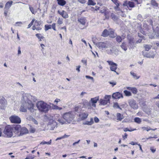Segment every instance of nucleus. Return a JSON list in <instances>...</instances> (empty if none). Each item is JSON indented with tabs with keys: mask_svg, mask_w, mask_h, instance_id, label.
Listing matches in <instances>:
<instances>
[{
	"mask_svg": "<svg viewBox=\"0 0 159 159\" xmlns=\"http://www.w3.org/2000/svg\"><path fill=\"white\" fill-rule=\"evenodd\" d=\"M32 96L30 94H25L23 96V100L25 102L27 105V108L31 112H33L34 104L32 103Z\"/></svg>",
	"mask_w": 159,
	"mask_h": 159,
	"instance_id": "1",
	"label": "nucleus"
},
{
	"mask_svg": "<svg viewBox=\"0 0 159 159\" xmlns=\"http://www.w3.org/2000/svg\"><path fill=\"white\" fill-rule=\"evenodd\" d=\"M36 106L39 110L42 112L46 113L49 110V105L43 101L38 102Z\"/></svg>",
	"mask_w": 159,
	"mask_h": 159,
	"instance_id": "2",
	"label": "nucleus"
},
{
	"mask_svg": "<svg viewBox=\"0 0 159 159\" xmlns=\"http://www.w3.org/2000/svg\"><path fill=\"white\" fill-rule=\"evenodd\" d=\"M53 116L48 114L44 116V120L48 122V125L51 127V129H53L57 125V123L53 120Z\"/></svg>",
	"mask_w": 159,
	"mask_h": 159,
	"instance_id": "3",
	"label": "nucleus"
},
{
	"mask_svg": "<svg viewBox=\"0 0 159 159\" xmlns=\"http://www.w3.org/2000/svg\"><path fill=\"white\" fill-rule=\"evenodd\" d=\"M98 100V97L91 98L89 102L86 101L84 102V105L86 106L87 107H88V109L91 108L92 107H95L96 103Z\"/></svg>",
	"mask_w": 159,
	"mask_h": 159,
	"instance_id": "4",
	"label": "nucleus"
},
{
	"mask_svg": "<svg viewBox=\"0 0 159 159\" xmlns=\"http://www.w3.org/2000/svg\"><path fill=\"white\" fill-rule=\"evenodd\" d=\"M93 39L94 38H93V42L100 49L103 50V48H110L111 46V43L108 41L100 42L95 43L93 41Z\"/></svg>",
	"mask_w": 159,
	"mask_h": 159,
	"instance_id": "5",
	"label": "nucleus"
},
{
	"mask_svg": "<svg viewBox=\"0 0 159 159\" xmlns=\"http://www.w3.org/2000/svg\"><path fill=\"white\" fill-rule=\"evenodd\" d=\"M13 135V133L11 126L10 125L6 126L5 127L3 132V136L7 137H11Z\"/></svg>",
	"mask_w": 159,
	"mask_h": 159,
	"instance_id": "6",
	"label": "nucleus"
},
{
	"mask_svg": "<svg viewBox=\"0 0 159 159\" xmlns=\"http://www.w3.org/2000/svg\"><path fill=\"white\" fill-rule=\"evenodd\" d=\"M63 118L67 123H70L73 120L74 115L71 112H69L64 113L63 116Z\"/></svg>",
	"mask_w": 159,
	"mask_h": 159,
	"instance_id": "7",
	"label": "nucleus"
},
{
	"mask_svg": "<svg viewBox=\"0 0 159 159\" xmlns=\"http://www.w3.org/2000/svg\"><path fill=\"white\" fill-rule=\"evenodd\" d=\"M9 120L13 123L19 124L21 121L20 118L18 116L15 115L10 116L9 117Z\"/></svg>",
	"mask_w": 159,
	"mask_h": 159,
	"instance_id": "8",
	"label": "nucleus"
},
{
	"mask_svg": "<svg viewBox=\"0 0 159 159\" xmlns=\"http://www.w3.org/2000/svg\"><path fill=\"white\" fill-rule=\"evenodd\" d=\"M12 130L13 133L19 136L20 134L21 126L19 125H13L11 126Z\"/></svg>",
	"mask_w": 159,
	"mask_h": 159,
	"instance_id": "9",
	"label": "nucleus"
},
{
	"mask_svg": "<svg viewBox=\"0 0 159 159\" xmlns=\"http://www.w3.org/2000/svg\"><path fill=\"white\" fill-rule=\"evenodd\" d=\"M106 52L108 54L113 55L117 56L118 54V50L114 47L110 48L109 50H107Z\"/></svg>",
	"mask_w": 159,
	"mask_h": 159,
	"instance_id": "10",
	"label": "nucleus"
},
{
	"mask_svg": "<svg viewBox=\"0 0 159 159\" xmlns=\"http://www.w3.org/2000/svg\"><path fill=\"white\" fill-rule=\"evenodd\" d=\"M129 48V49L134 48L135 47V43L134 41V38L129 35L127 36Z\"/></svg>",
	"mask_w": 159,
	"mask_h": 159,
	"instance_id": "11",
	"label": "nucleus"
},
{
	"mask_svg": "<svg viewBox=\"0 0 159 159\" xmlns=\"http://www.w3.org/2000/svg\"><path fill=\"white\" fill-rule=\"evenodd\" d=\"M128 103L131 107L133 109H136L138 108V106L136 102L133 99H131L128 100Z\"/></svg>",
	"mask_w": 159,
	"mask_h": 159,
	"instance_id": "12",
	"label": "nucleus"
},
{
	"mask_svg": "<svg viewBox=\"0 0 159 159\" xmlns=\"http://www.w3.org/2000/svg\"><path fill=\"white\" fill-rule=\"evenodd\" d=\"M112 98L115 99H119L120 98H122L123 96L122 94L119 92H116L113 93Z\"/></svg>",
	"mask_w": 159,
	"mask_h": 159,
	"instance_id": "13",
	"label": "nucleus"
},
{
	"mask_svg": "<svg viewBox=\"0 0 159 159\" xmlns=\"http://www.w3.org/2000/svg\"><path fill=\"white\" fill-rule=\"evenodd\" d=\"M28 133L27 129L25 127H20V132L19 134V136H22L24 134H26Z\"/></svg>",
	"mask_w": 159,
	"mask_h": 159,
	"instance_id": "14",
	"label": "nucleus"
},
{
	"mask_svg": "<svg viewBox=\"0 0 159 159\" xmlns=\"http://www.w3.org/2000/svg\"><path fill=\"white\" fill-rule=\"evenodd\" d=\"M7 105L6 100L3 97L0 98V109H3Z\"/></svg>",
	"mask_w": 159,
	"mask_h": 159,
	"instance_id": "15",
	"label": "nucleus"
},
{
	"mask_svg": "<svg viewBox=\"0 0 159 159\" xmlns=\"http://www.w3.org/2000/svg\"><path fill=\"white\" fill-rule=\"evenodd\" d=\"M123 6H126L128 7H129L133 8L134 7V3L133 2L125 1L123 3Z\"/></svg>",
	"mask_w": 159,
	"mask_h": 159,
	"instance_id": "16",
	"label": "nucleus"
},
{
	"mask_svg": "<svg viewBox=\"0 0 159 159\" xmlns=\"http://www.w3.org/2000/svg\"><path fill=\"white\" fill-rule=\"evenodd\" d=\"M27 105L25 103V102L24 103H23L22 105H21L20 108V111L23 112H26L27 111L26 108H27Z\"/></svg>",
	"mask_w": 159,
	"mask_h": 159,
	"instance_id": "17",
	"label": "nucleus"
},
{
	"mask_svg": "<svg viewBox=\"0 0 159 159\" xmlns=\"http://www.w3.org/2000/svg\"><path fill=\"white\" fill-rule=\"evenodd\" d=\"M109 35L111 38H114L117 36L116 34L114 33V31L111 29H109Z\"/></svg>",
	"mask_w": 159,
	"mask_h": 159,
	"instance_id": "18",
	"label": "nucleus"
},
{
	"mask_svg": "<svg viewBox=\"0 0 159 159\" xmlns=\"http://www.w3.org/2000/svg\"><path fill=\"white\" fill-rule=\"evenodd\" d=\"M117 68V65L116 63L115 65H113L111 66H110V69L111 71H114L116 72V74H118V73L116 72V70Z\"/></svg>",
	"mask_w": 159,
	"mask_h": 159,
	"instance_id": "19",
	"label": "nucleus"
},
{
	"mask_svg": "<svg viewBox=\"0 0 159 159\" xmlns=\"http://www.w3.org/2000/svg\"><path fill=\"white\" fill-rule=\"evenodd\" d=\"M142 54H143V56L144 57H147V58H153L155 57V55L153 54H152V55H150V54H149L148 53H145V52H143V51L142 52Z\"/></svg>",
	"mask_w": 159,
	"mask_h": 159,
	"instance_id": "20",
	"label": "nucleus"
},
{
	"mask_svg": "<svg viewBox=\"0 0 159 159\" xmlns=\"http://www.w3.org/2000/svg\"><path fill=\"white\" fill-rule=\"evenodd\" d=\"M109 29L108 30L107 29H105L102 32V36L104 37H107L109 35Z\"/></svg>",
	"mask_w": 159,
	"mask_h": 159,
	"instance_id": "21",
	"label": "nucleus"
},
{
	"mask_svg": "<svg viewBox=\"0 0 159 159\" xmlns=\"http://www.w3.org/2000/svg\"><path fill=\"white\" fill-rule=\"evenodd\" d=\"M78 21L79 22H80L81 24L84 25L86 22V19L84 17H81L79 19Z\"/></svg>",
	"mask_w": 159,
	"mask_h": 159,
	"instance_id": "22",
	"label": "nucleus"
},
{
	"mask_svg": "<svg viewBox=\"0 0 159 159\" xmlns=\"http://www.w3.org/2000/svg\"><path fill=\"white\" fill-rule=\"evenodd\" d=\"M56 120L59 122L60 123H61V125L64 124L66 123V122L64 119L63 118V117L61 118L59 117L58 118H56Z\"/></svg>",
	"mask_w": 159,
	"mask_h": 159,
	"instance_id": "23",
	"label": "nucleus"
},
{
	"mask_svg": "<svg viewBox=\"0 0 159 159\" xmlns=\"http://www.w3.org/2000/svg\"><path fill=\"white\" fill-rule=\"evenodd\" d=\"M117 120L119 121H121L124 118L123 115L120 113H117L116 114Z\"/></svg>",
	"mask_w": 159,
	"mask_h": 159,
	"instance_id": "24",
	"label": "nucleus"
},
{
	"mask_svg": "<svg viewBox=\"0 0 159 159\" xmlns=\"http://www.w3.org/2000/svg\"><path fill=\"white\" fill-rule=\"evenodd\" d=\"M13 2V1H11L7 2L6 3L5 5V9L6 8L8 9H9V8L11 7Z\"/></svg>",
	"mask_w": 159,
	"mask_h": 159,
	"instance_id": "25",
	"label": "nucleus"
},
{
	"mask_svg": "<svg viewBox=\"0 0 159 159\" xmlns=\"http://www.w3.org/2000/svg\"><path fill=\"white\" fill-rule=\"evenodd\" d=\"M58 4L60 6H64L66 3L65 0H57Z\"/></svg>",
	"mask_w": 159,
	"mask_h": 159,
	"instance_id": "26",
	"label": "nucleus"
},
{
	"mask_svg": "<svg viewBox=\"0 0 159 159\" xmlns=\"http://www.w3.org/2000/svg\"><path fill=\"white\" fill-rule=\"evenodd\" d=\"M143 47L144 48L146 51H148L151 49L152 46L151 45L144 44Z\"/></svg>",
	"mask_w": 159,
	"mask_h": 159,
	"instance_id": "27",
	"label": "nucleus"
},
{
	"mask_svg": "<svg viewBox=\"0 0 159 159\" xmlns=\"http://www.w3.org/2000/svg\"><path fill=\"white\" fill-rule=\"evenodd\" d=\"M125 38V36H123V35L122 36V37H121L120 36H117L116 38V40L117 42L119 43L121 42L122 40V39H124Z\"/></svg>",
	"mask_w": 159,
	"mask_h": 159,
	"instance_id": "28",
	"label": "nucleus"
},
{
	"mask_svg": "<svg viewBox=\"0 0 159 159\" xmlns=\"http://www.w3.org/2000/svg\"><path fill=\"white\" fill-rule=\"evenodd\" d=\"M121 47L125 51H126L127 49V48L125 42H124L122 43L121 45Z\"/></svg>",
	"mask_w": 159,
	"mask_h": 159,
	"instance_id": "29",
	"label": "nucleus"
},
{
	"mask_svg": "<svg viewBox=\"0 0 159 159\" xmlns=\"http://www.w3.org/2000/svg\"><path fill=\"white\" fill-rule=\"evenodd\" d=\"M99 101L100 104L101 105H105L108 103V102H107V101L102 99H100Z\"/></svg>",
	"mask_w": 159,
	"mask_h": 159,
	"instance_id": "30",
	"label": "nucleus"
},
{
	"mask_svg": "<svg viewBox=\"0 0 159 159\" xmlns=\"http://www.w3.org/2000/svg\"><path fill=\"white\" fill-rule=\"evenodd\" d=\"M113 107L114 108H119L120 110H122V109L120 107L117 102L114 103L113 105Z\"/></svg>",
	"mask_w": 159,
	"mask_h": 159,
	"instance_id": "31",
	"label": "nucleus"
},
{
	"mask_svg": "<svg viewBox=\"0 0 159 159\" xmlns=\"http://www.w3.org/2000/svg\"><path fill=\"white\" fill-rule=\"evenodd\" d=\"M93 123V119L92 118L91 119L90 121H86L84 123L85 125H92Z\"/></svg>",
	"mask_w": 159,
	"mask_h": 159,
	"instance_id": "32",
	"label": "nucleus"
},
{
	"mask_svg": "<svg viewBox=\"0 0 159 159\" xmlns=\"http://www.w3.org/2000/svg\"><path fill=\"white\" fill-rule=\"evenodd\" d=\"M142 129L143 130H146L147 131H149L150 130H155L157 129L156 128L155 129H152L150 128V127H143L142 128Z\"/></svg>",
	"mask_w": 159,
	"mask_h": 159,
	"instance_id": "33",
	"label": "nucleus"
},
{
	"mask_svg": "<svg viewBox=\"0 0 159 159\" xmlns=\"http://www.w3.org/2000/svg\"><path fill=\"white\" fill-rule=\"evenodd\" d=\"M88 5L94 6L96 4V3L94 2L92 0H88Z\"/></svg>",
	"mask_w": 159,
	"mask_h": 159,
	"instance_id": "34",
	"label": "nucleus"
},
{
	"mask_svg": "<svg viewBox=\"0 0 159 159\" xmlns=\"http://www.w3.org/2000/svg\"><path fill=\"white\" fill-rule=\"evenodd\" d=\"M45 30L46 31H47L49 29H51L52 28V25H45Z\"/></svg>",
	"mask_w": 159,
	"mask_h": 159,
	"instance_id": "35",
	"label": "nucleus"
},
{
	"mask_svg": "<svg viewBox=\"0 0 159 159\" xmlns=\"http://www.w3.org/2000/svg\"><path fill=\"white\" fill-rule=\"evenodd\" d=\"M130 74L132 75L133 76L134 78L136 79H138L139 77H138L136 75V74L132 72H130Z\"/></svg>",
	"mask_w": 159,
	"mask_h": 159,
	"instance_id": "36",
	"label": "nucleus"
},
{
	"mask_svg": "<svg viewBox=\"0 0 159 159\" xmlns=\"http://www.w3.org/2000/svg\"><path fill=\"white\" fill-rule=\"evenodd\" d=\"M51 139L49 142H47L44 141H43L42 142L40 143V144H50L51 143Z\"/></svg>",
	"mask_w": 159,
	"mask_h": 159,
	"instance_id": "37",
	"label": "nucleus"
},
{
	"mask_svg": "<svg viewBox=\"0 0 159 159\" xmlns=\"http://www.w3.org/2000/svg\"><path fill=\"white\" fill-rule=\"evenodd\" d=\"M134 121L138 124H140L141 122V119L140 118L138 117H136L134 119Z\"/></svg>",
	"mask_w": 159,
	"mask_h": 159,
	"instance_id": "38",
	"label": "nucleus"
},
{
	"mask_svg": "<svg viewBox=\"0 0 159 159\" xmlns=\"http://www.w3.org/2000/svg\"><path fill=\"white\" fill-rule=\"evenodd\" d=\"M151 3L153 6L158 7V4L156 2L155 0H152Z\"/></svg>",
	"mask_w": 159,
	"mask_h": 159,
	"instance_id": "39",
	"label": "nucleus"
},
{
	"mask_svg": "<svg viewBox=\"0 0 159 159\" xmlns=\"http://www.w3.org/2000/svg\"><path fill=\"white\" fill-rule=\"evenodd\" d=\"M111 98V96L110 95H106L104 97L105 100L107 101L108 102H110V99Z\"/></svg>",
	"mask_w": 159,
	"mask_h": 159,
	"instance_id": "40",
	"label": "nucleus"
},
{
	"mask_svg": "<svg viewBox=\"0 0 159 159\" xmlns=\"http://www.w3.org/2000/svg\"><path fill=\"white\" fill-rule=\"evenodd\" d=\"M124 93H125V94L126 96H131V93L128 91L127 90H125L124 91Z\"/></svg>",
	"mask_w": 159,
	"mask_h": 159,
	"instance_id": "41",
	"label": "nucleus"
},
{
	"mask_svg": "<svg viewBox=\"0 0 159 159\" xmlns=\"http://www.w3.org/2000/svg\"><path fill=\"white\" fill-rule=\"evenodd\" d=\"M88 114L87 113H83L82 114V118L83 119H85L88 117Z\"/></svg>",
	"mask_w": 159,
	"mask_h": 159,
	"instance_id": "42",
	"label": "nucleus"
},
{
	"mask_svg": "<svg viewBox=\"0 0 159 159\" xmlns=\"http://www.w3.org/2000/svg\"><path fill=\"white\" fill-rule=\"evenodd\" d=\"M62 17L64 18H66L69 17V16L67 12L65 11L64 12Z\"/></svg>",
	"mask_w": 159,
	"mask_h": 159,
	"instance_id": "43",
	"label": "nucleus"
},
{
	"mask_svg": "<svg viewBox=\"0 0 159 159\" xmlns=\"http://www.w3.org/2000/svg\"><path fill=\"white\" fill-rule=\"evenodd\" d=\"M40 34H36V36L39 39H40V41H41V39H43L44 38V37L42 36H40Z\"/></svg>",
	"mask_w": 159,
	"mask_h": 159,
	"instance_id": "44",
	"label": "nucleus"
},
{
	"mask_svg": "<svg viewBox=\"0 0 159 159\" xmlns=\"http://www.w3.org/2000/svg\"><path fill=\"white\" fill-rule=\"evenodd\" d=\"M111 17L112 19L114 20H117V17L113 13H112L111 15Z\"/></svg>",
	"mask_w": 159,
	"mask_h": 159,
	"instance_id": "45",
	"label": "nucleus"
},
{
	"mask_svg": "<svg viewBox=\"0 0 159 159\" xmlns=\"http://www.w3.org/2000/svg\"><path fill=\"white\" fill-rule=\"evenodd\" d=\"M63 23V19L59 18L57 21V24L59 25H61Z\"/></svg>",
	"mask_w": 159,
	"mask_h": 159,
	"instance_id": "46",
	"label": "nucleus"
},
{
	"mask_svg": "<svg viewBox=\"0 0 159 159\" xmlns=\"http://www.w3.org/2000/svg\"><path fill=\"white\" fill-rule=\"evenodd\" d=\"M53 108L55 109L59 110H61L62 109L61 107H59L58 106L55 105H53Z\"/></svg>",
	"mask_w": 159,
	"mask_h": 159,
	"instance_id": "47",
	"label": "nucleus"
},
{
	"mask_svg": "<svg viewBox=\"0 0 159 159\" xmlns=\"http://www.w3.org/2000/svg\"><path fill=\"white\" fill-rule=\"evenodd\" d=\"M131 91L133 93L136 94L137 93V91L136 88H133L131 89Z\"/></svg>",
	"mask_w": 159,
	"mask_h": 159,
	"instance_id": "48",
	"label": "nucleus"
},
{
	"mask_svg": "<svg viewBox=\"0 0 159 159\" xmlns=\"http://www.w3.org/2000/svg\"><path fill=\"white\" fill-rule=\"evenodd\" d=\"M136 130V129H133V130H130V129H128V128H125L123 129V130L125 132H126L127 131H134V130Z\"/></svg>",
	"mask_w": 159,
	"mask_h": 159,
	"instance_id": "49",
	"label": "nucleus"
},
{
	"mask_svg": "<svg viewBox=\"0 0 159 159\" xmlns=\"http://www.w3.org/2000/svg\"><path fill=\"white\" fill-rule=\"evenodd\" d=\"M155 31L157 35L159 36V28L157 27Z\"/></svg>",
	"mask_w": 159,
	"mask_h": 159,
	"instance_id": "50",
	"label": "nucleus"
},
{
	"mask_svg": "<svg viewBox=\"0 0 159 159\" xmlns=\"http://www.w3.org/2000/svg\"><path fill=\"white\" fill-rule=\"evenodd\" d=\"M35 20L34 19L32 20L30 23L28 25L27 28H29L32 26V25H33V23L34 21Z\"/></svg>",
	"mask_w": 159,
	"mask_h": 159,
	"instance_id": "51",
	"label": "nucleus"
},
{
	"mask_svg": "<svg viewBox=\"0 0 159 159\" xmlns=\"http://www.w3.org/2000/svg\"><path fill=\"white\" fill-rule=\"evenodd\" d=\"M30 132L31 133H34L35 131V129L32 127L30 126Z\"/></svg>",
	"mask_w": 159,
	"mask_h": 159,
	"instance_id": "52",
	"label": "nucleus"
},
{
	"mask_svg": "<svg viewBox=\"0 0 159 159\" xmlns=\"http://www.w3.org/2000/svg\"><path fill=\"white\" fill-rule=\"evenodd\" d=\"M107 62L108 63V64L109 65H110V66L113 65H115L116 64V63L111 61H107Z\"/></svg>",
	"mask_w": 159,
	"mask_h": 159,
	"instance_id": "53",
	"label": "nucleus"
},
{
	"mask_svg": "<svg viewBox=\"0 0 159 159\" xmlns=\"http://www.w3.org/2000/svg\"><path fill=\"white\" fill-rule=\"evenodd\" d=\"M29 8H30V11L33 14H34L35 13H36V12H35L34 11V8L32 7H30Z\"/></svg>",
	"mask_w": 159,
	"mask_h": 159,
	"instance_id": "54",
	"label": "nucleus"
},
{
	"mask_svg": "<svg viewBox=\"0 0 159 159\" xmlns=\"http://www.w3.org/2000/svg\"><path fill=\"white\" fill-rule=\"evenodd\" d=\"M8 9H5L4 8V15L5 16H7V13L8 12Z\"/></svg>",
	"mask_w": 159,
	"mask_h": 159,
	"instance_id": "55",
	"label": "nucleus"
},
{
	"mask_svg": "<svg viewBox=\"0 0 159 159\" xmlns=\"http://www.w3.org/2000/svg\"><path fill=\"white\" fill-rule=\"evenodd\" d=\"M109 83L111 85L112 87H113L116 84V82L115 81L113 82H109Z\"/></svg>",
	"mask_w": 159,
	"mask_h": 159,
	"instance_id": "56",
	"label": "nucleus"
},
{
	"mask_svg": "<svg viewBox=\"0 0 159 159\" xmlns=\"http://www.w3.org/2000/svg\"><path fill=\"white\" fill-rule=\"evenodd\" d=\"M35 23L36 24V26H40L42 23L41 21H37V20L35 21Z\"/></svg>",
	"mask_w": 159,
	"mask_h": 159,
	"instance_id": "57",
	"label": "nucleus"
},
{
	"mask_svg": "<svg viewBox=\"0 0 159 159\" xmlns=\"http://www.w3.org/2000/svg\"><path fill=\"white\" fill-rule=\"evenodd\" d=\"M32 121H33L34 123L36 125H38V122L34 118H32Z\"/></svg>",
	"mask_w": 159,
	"mask_h": 159,
	"instance_id": "58",
	"label": "nucleus"
},
{
	"mask_svg": "<svg viewBox=\"0 0 159 159\" xmlns=\"http://www.w3.org/2000/svg\"><path fill=\"white\" fill-rule=\"evenodd\" d=\"M22 24V23L21 22H16V26H20Z\"/></svg>",
	"mask_w": 159,
	"mask_h": 159,
	"instance_id": "59",
	"label": "nucleus"
},
{
	"mask_svg": "<svg viewBox=\"0 0 159 159\" xmlns=\"http://www.w3.org/2000/svg\"><path fill=\"white\" fill-rule=\"evenodd\" d=\"M52 28L53 29V30H55L56 31V24L55 23H53L52 25Z\"/></svg>",
	"mask_w": 159,
	"mask_h": 159,
	"instance_id": "60",
	"label": "nucleus"
},
{
	"mask_svg": "<svg viewBox=\"0 0 159 159\" xmlns=\"http://www.w3.org/2000/svg\"><path fill=\"white\" fill-rule=\"evenodd\" d=\"M81 62L85 64V66L87 65V61L86 60H85L84 58H83Z\"/></svg>",
	"mask_w": 159,
	"mask_h": 159,
	"instance_id": "61",
	"label": "nucleus"
},
{
	"mask_svg": "<svg viewBox=\"0 0 159 159\" xmlns=\"http://www.w3.org/2000/svg\"><path fill=\"white\" fill-rule=\"evenodd\" d=\"M94 120L96 123H98L99 120L98 117H95L94 118Z\"/></svg>",
	"mask_w": 159,
	"mask_h": 159,
	"instance_id": "62",
	"label": "nucleus"
},
{
	"mask_svg": "<svg viewBox=\"0 0 159 159\" xmlns=\"http://www.w3.org/2000/svg\"><path fill=\"white\" fill-rule=\"evenodd\" d=\"M80 2L81 3H84L86 1V0H77Z\"/></svg>",
	"mask_w": 159,
	"mask_h": 159,
	"instance_id": "63",
	"label": "nucleus"
},
{
	"mask_svg": "<svg viewBox=\"0 0 159 159\" xmlns=\"http://www.w3.org/2000/svg\"><path fill=\"white\" fill-rule=\"evenodd\" d=\"M150 150L152 153H154L156 151V149L153 147H151Z\"/></svg>",
	"mask_w": 159,
	"mask_h": 159,
	"instance_id": "64",
	"label": "nucleus"
}]
</instances>
